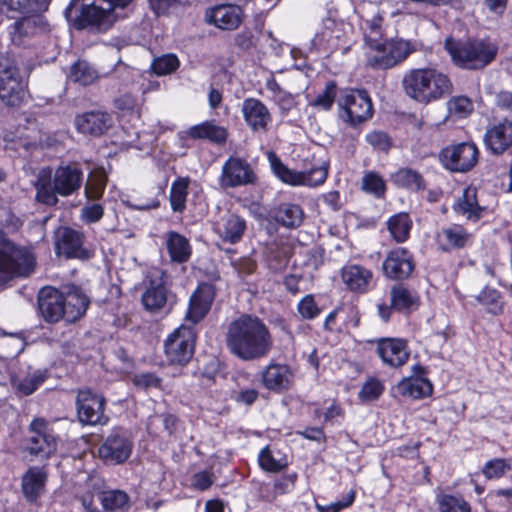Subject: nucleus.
Listing matches in <instances>:
<instances>
[{
    "instance_id": "33",
    "label": "nucleus",
    "mask_w": 512,
    "mask_h": 512,
    "mask_svg": "<svg viewBox=\"0 0 512 512\" xmlns=\"http://www.w3.org/2000/svg\"><path fill=\"white\" fill-rule=\"evenodd\" d=\"M469 240V233L460 225L442 228L436 235L438 247L445 252L463 248Z\"/></svg>"
},
{
    "instance_id": "12",
    "label": "nucleus",
    "mask_w": 512,
    "mask_h": 512,
    "mask_svg": "<svg viewBox=\"0 0 512 512\" xmlns=\"http://www.w3.org/2000/svg\"><path fill=\"white\" fill-rule=\"evenodd\" d=\"M478 156L479 151L474 143L462 142L442 149L439 160L446 169L464 173L476 165Z\"/></svg>"
},
{
    "instance_id": "35",
    "label": "nucleus",
    "mask_w": 512,
    "mask_h": 512,
    "mask_svg": "<svg viewBox=\"0 0 512 512\" xmlns=\"http://www.w3.org/2000/svg\"><path fill=\"white\" fill-rule=\"evenodd\" d=\"M166 248L172 261L184 263L191 256V246L189 240L175 231L166 233Z\"/></svg>"
},
{
    "instance_id": "16",
    "label": "nucleus",
    "mask_w": 512,
    "mask_h": 512,
    "mask_svg": "<svg viewBox=\"0 0 512 512\" xmlns=\"http://www.w3.org/2000/svg\"><path fill=\"white\" fill-rule=\"evenodd\" d=\"M375 344V352L386 366L399 368L410 358L407 341L402 338H380Z\"/></svg>"
},
{
    "instance_id": "32",
    "label": "nucleus",
    "mask_w": 512,
    "mask_h": 512,
    "mask_svg": "<svg viewBox=\"0 0 512 512\" xmlns=\"http://www.w3.org/2000/svg\"><path fill=\"white\" fill-rule=\"evenodd\" d=\"M65 297L64 309L66 313V321L69 323L80 319L89 306V298L76 286H69L63 292Z\"/></svg>"
},
{
    "instance_id": "25",
    "label": "nucleus",
    "mask_w": 512,
    "mask_h": 512,
    "mask_svg": "<svg viewBox=\"0 0 512 512\" xmlns=\"http://www.w3.org/2000/svg\"><path fill=\"white\" fill-rule=\"evenodd\" d=\"M214 231L223 242L236 244L246 231V221L235 213L226 212L215 222Z\"/></svg>"
},
{
    "instance_id": "13",
    "label": "nucleus",
    "mask_w": 512,
    "mask_h": 512,
    "mask_svg": "<svg viewBox=\"0 0 512 512\" xmlns=\"http://www.w3.org/2000/svg\"><path fill=\"white\" fill-rule=\"evenodd\" d=\"M195 332L190 326L181 325L165 341L164 351L172 364L184 365L194 352Z\"/></svg>"
},
{
    "instance_id": "55",
    "label": "nucleus",
    "mask_w": 512,
    "mask_h": 512,
    "mask_svg": "<svg viewBox=\"0 0 512 512\" xmlns=\"http://www.w3.org/2000/svg\"><path fill=\"white\" fill-rule=\"evenodd\" d=\"M297 311L304 320H312L321 313V309L318 307L314 296L311 294L304 296L299 301Z\"/></svg>"
},
{
    "instance_id": "61",
    "label": "nucleus",
    "mask_w": 512,
    "mask_h": 512,
    "mask_svg": "<svg viewBox=\"0 0 512 512\" xmlns=\"http://www.w3.org/2000/svg\"><path fill=\"white\" fill-rule=\"evenodd\" d=\"M104 214V209L100 204L86 205L81 210V218L86 223L98 222Z\"/></svg>"
},
{
    "instance_id": "22",
    "label": "nucleus",
    "mask_w": 512,
    "mask_h": 512,
    "mask_svg": "<svg viewBox=\"0 0 512 512\" xmlns=\"http://www.w3.org/2000/svg\"><path fill=\"white\" fill-rule=\"evenodd\" d=\"M483 142L490 153L503 154L512 146V122L504 120L487 128L483 135Z\"/></svg>"
},
{
    "instance_id": "37",
    "label": "nucleus",
    "mask_w": 512,
    "mask_h": 512,
    "mask_svg": "<svg viewBox=\"0 0 512 512\" xmlns=\"http://www.w3.org/2000/svg\"><path fill=\"white\" fill-rule=\"evenodd\" d=\"M473 298L490 315L498 316L504 312L505 302L502 293L496 288L486 285Z\"/></svg>"
},
{
    "instance_id": "45",
    "label": "nucleus",
    "mask_w": 512,
    "mask_h": 512,
    "mask_svg": "<svg viewBox=\"0 0 512 512\" xmlns=\"http://www.w3.org/2000/svg\"><path fill=\"white\" fill-rule=\"evenodd\" d=\"M387 226L393 239L402 243L409 237L412 221L407 213H398L388 220Z\"/></svg>"
},
{
    "instance_id": "18",
    "label": "nucleus",
    "mask_w": 512,
    "mask_h": 512,
    "mask_svg": "<svg viewBox=\"0 0 512 512\" xmlns=\"http://www.w3.org/2000/svg\"><path fill=\"white\" fill-rule=\"evenodd\" d=\"M38 308L41 317L48 323L66 320L64 293L53 287H44L38 293Z\"/></svg>"
},
{
    "instance_id": "1",
    "label": "nucleus",
    "mask_w": 512,
    "mask_h": 512,
    "mask_svg": "<svg viewBox=\"0 0 512 512\" xmlns=\"http://www.w3.org/2000/svg\"><path fill=\"white\" fill-rule=\"evenodd\" d=\"M226 345L237 358L254 361L269 354L273 340L269 328L260 318L242 315L229 324Z\"/></svg>"
},
{
    "instance_id": "42",
    "label": "nucleus",
    "mask_w": 512,
    "mask_h": 512,
    "mask_svg": "<svg viewBox=\"0 0 512 512\" xmlns=\"http://www.w3.org/2000/svg\"><path fill=\"white\" fill-rule=\"evenodd\" d=\"M274 218L281 225L289 228L297 227L303 219V211L297 204L283 203L274 210Z\"/></svg>"
},
{
    "instance_id": "40",
    "label": "nucleus",
    "mask_w": 512,
    "mask_h": 512,
    "mask_svg": "<svg viewBox=\"0 0 512 512\" xmlns=\"http://www.w3.org/2000/svg\"><path fill=\"white\" fill-rule=\"evenodd\" d=\"M98 500L106 512L125 511L130 507V498L122 490H104L98 493Z\"/></svg>"
},
{
    "instance_id": "4",
    "label": "nucleus",
    "mask_w": 512,
    "mask_h": 512,
    "mask_svg": "<svg viewBox=\"0 0 512 512\" xmlns=\"http://www.w3.org/2000/svg\"><path fill=\"white\" fill-rule=\"evenodd\" d=\"M445 49L453 62L465 69H482L496 57L498 48L495 44L482 40L458 42L452 38L445 40Z\"/></svg>"
},
{
    "instance_id": "50",
    "label": "nucleus",
    "mask_w": 512,
    "mask_h": 512,
    "mask_svg": "<svg viewBox=\"0 0 512 512\" xmlns=\"http://www.w3.org/2000/svg\"><path fill=\"white\" fill-rule=\"evenodd\" d=\"M437 503L440 512H471L470 504L460 496L439 495Z\"/></svg>"
},
{
    "instance_id": "19",
    "label": "nucleus",
    "mask_w": 512,
    "mask_h": 512,
    "mask_svg": "<svg viewBox=\"0 0 512 512\" xmlns=\"http://www.w3.org/2000/svg\"><path fill=\"white\" fill-rule=\"evenodd\" d=\"M414 267L412 254L407 249L400 247L391 250L383 262L384 275L393 280L408 278Z\"/></svg>"
},
{
    "instance_id": "20",
    "label": "nucleus",
    "mask_w": 512,
    "mask_h": 512,
    "mask_svg": "<svg viewBox=\"0 0 512 512\" xmlns=\"http://www.w3.org/2000/svg\"><path fill=\"white\" fill-rule=\"evenodd\" d=\"M205 19L222 30H234L243 20V10L235 4H220L206 10Z\"/></svg>"
},
{
    "instance_id": "14",
    "label": "nucleus",
    "mask_w": 512,
    "mask_h": 512,
    "mask_svg": "<svg viewBox=\"0 0 512 512\" xmlns=\"http://www.w3.org/2000/svg\"><path fill=\"white\" fill-rule=\"evenodd\" d=\"M78 419L85 425H104L108 417L104 413L105 398L91 389L79 390L76 398Z\"/></svg>"
},
{
    "instance_id": "5",
    "label": "nucleus",
    "mask_w": 512,
    "mask_h": 512,
    "mask_svg": "<svg viewBox=\"0 0 512 512\" xmlns=\"http://www.w3.org/2000/svg\"><path fill=\"white\" fill-rule=\"evenodd\" d=\"M36 267V258L32 251L18 246L0 231V278L9 280L16 277H28Z\"/></svg>"
},
{
    "instance_id": "34",
    "label": "nucleus",
    "mask_w": 512,
    "mask_h": 512,
    "mask_svg": "<svg viewBox=\"0 0 512 512\" xmlns=\"http://www.w3.org/2000/svg\"><path fill=\"white\" fill-rule=\"evenodd\" d=\"M185 133L191 139H205L219 145L224 144L228 136L227 129L215 124L213 121H204L191 126Z\"/></svg>"
},
{
    "instance_id": "60",
    "label": "nucleus",
    "mask_w": 512,
    "mask_h": 512,
    "mask_svg": "<svg viewBox=\"0 0 512 512\" xmlns=\"http://www.w3.org/2000/svg\"><path fill=\"white\" fill-rule=\"evenodd\" d=\"M355 500V492L349 491L340 501L330 503L325 506L318 505L320 512H340L342 509L349 507Z\"/></svg>"
},
{
    "instance_id": "7",
    "label": "nucleus",
    "mask_w": 512,
    "mask_h": 512,
    "mask_svg": "<svg viewBox=\"0 0 512 512\" xmlns=\"http://www.w3.org/2000/svg\"><path fill=\"white\" fill-rule=\"evenodd\" d=\"M414 50L406 40H380L365 45L367 64L374 69H389L405 60Z\"/></svg>"
},
{
    "instance_id": "63",
    "label": "nucleus",
    "mask_w": 512,
    "mask_h": 512,
    "mask_svg": "<svg viewBox=\"0 0 512 512\" xmlns=\"http://www.w3.org/2000/svg\"><path fill=\"white\" fill-rule=\"evenodd\" d=\"M133 383L141 388H156L160 386L161 379L153 373H140L134 376Z\"/></svg>"
},
{
    "instance_id": "62",
    "label": "nucleus",
    "mask_w": 512,
    "mask_h": 512,
    "mask_svg": "<svg viewBox=\"0 0 512 512\" xmlns=\"http://www.w3.org/2000/svg\"><path fill=\"white\" fill-rule=\"evenodd\" d=\"M366 141L376 149L386 151L390 147V140L386 133L373 131L366 135Z\"/></svg>"
},
{
    "instance_id": "58",
    "label": "nucleus",
    "mask_w": 512,
    "mask_h": 512,
    "mask_svg": "<svg viewBox=\"0 0 512 512\" xmlns=\"http://www.w3.org/2000/svg\"><path fill=\"white\" fill-rule=\"evenodd\" d=\"M21 342L13 336L0 337V357L3 359L16 356L21 351Z\"/></svg>"
},
{
    "instance_id": "57",
    "label": "nucleus",
    "mask_w": 512,
    "mask_h": 512,
    "mask_svg": "<svg viewBox=\"0 0 512 512\" xmlns=\"http://www.w3.org/2000/svg\"><path fill=\"white\" fill-rule=\"evenodd\" d=\"M383 391V384L376 378H370L363 384L358 396L363 401H373L376 400Z\"/></svg>"
},
{
    "instance_id": "44",
    "label": "nucleus",
    "mask_w": 512,
    "mask_h": 512,
    "mask_svg": "<svg viewBox=\"0 0 512 512\" xmlns=\"http://www.w3.org/2000/svg\"><path fill=\"white\" fill-rule=\"evenodd\" d=\"M394 184L412 191L425 189V181L422 175L410 168H401L392 174Z\"/></svg>"
},
{
    "instance_id": "27",
    "label": "nucleus",
    "mask_w": 512,
    "mask_h": 512,
    "mask_svg": "<svg viewBox=\"0 0 512 512\" xmlns=\"http://www.w3.org/2000/svg\"><path fill=\"white\" fill-rule=\"evenodd\" d=\"M168 302V289L162 279H151L141 295L144 309L150 313L162 311Z\"/></svg>"
},
{
    "instance_id": "56",
    "label": "nucleus",
    "mask_w": 512,
    "mask_h": 512,
    "mask_svg": "<svg viewBox=\"0 0 512 512\" xmlns=\"http://www.w3.org/2000/svg\"><path fill=\"white\" fill-rule=\"evenodd\" d=\"M381 23L382 18L380 16H374L372 19L365 21L363 27L365 45L382 40Z\"/></svg>"
},
{
    "instance_id": "21",
    "label": "nucleus",
    "mask_w": 512,
    "mask_h": 512,
    "mask_svg": "<svg viewBox=\"0 0 512 512\" xmlns=\"http://www.w3.org/2000/svg\"><path fill=\"white\" fill-rule=\"evenodd\" d=\"M215 297V289L209 283H201L189 300V307L186 312V320L192 324L201 321L211 308Z\"/></svg>"
},
{
    "instance_id": "9",
    "label": "nucleus",
    "mask_w": 512,
    "mask_h": 512,
    "mask_svg": "<svg viewBox=\"0 0 512 512\" xmlns=\"http://www.w3.org/2000/svg\"><path fill=\"white\" fill-rule=\"evenodd\" d=\"M339 117L351 125L366 121L372 116L371 99L363 90H344L338 100Z\"/></svg>"
},
{
    "instance_id": "10",
    "label": "nucleus",
    "mask_w": 512,
    "mask_h": 512,
    "mask_svg": "<svg viewBox=\"0 0 512 512\" xmlns=\"http://www.w3.org/2000/svg\"><path fill=\"white\" fill-rule=\"evenodd\" d=\"M133 441L130 434L123 428L116 427L104 439L98 448L99 457L109 464H122L132 453Z\"/></svg>"
},
{
    "instance_id": "15",
    "label": "nucleus",
    "mask_w": 512,
    "mask_h": 512,
    "mask_svg": "<svg viewBox=\"0 0 512 512\" xmlns=\"http://www.w3.org/2000/svg\"><path fill=\"white\" fill-rule=\"evenodd\" d=\"M255 179V173L246 160L230 157L222 166L219 181L223 188H234L254 183Z\"/></svg>"
},
{
    "instance_id": "11",
    "label": "nucleus",
    "mask_w": 512,
    "mask_h": 512,
    "mask_svg": "<svg viewBox=\"0 0 512 512\" xmlns=\"http://www.w3.org/2000/svg\"><path fill=\"white\" fill-rule=\"evenodd\" d=\"M31 436L26 450L29 454L48 459L57 450V437L50 424L43 418H35L29 425Z\"/></svg>"
},
{
    "instance_id": "2",
    "label": "nucleus",
    "mask_w": 512,
    "mask_h": 512,
    "mask_svg": "<svg viewBox=\"0 0 512 512\" xmlns=\"http://www.w3.org/2000/svg\"><path fill=\"white\" fill-rule=\"evenodd\" d=\"M83 172L76 164L59 166L54 172L42 168L35 182L36 197L40 202L55 205L57 196L67 197L78 191L82 185Z\"/></svg>"
},
{
    "instance_id": "38",
    "label": "nucleus",
    "mask_w": 512,
    "mask_h": 512,
    "mask_svg": "<svg viewBox=\"0 0 512 512\" xmlns=\"http://www.w3.org/2000/svg\"><path fill=\"white\" fill-rule=\"evenodd\" d=\"M392 307L397 311H410L419 305V297L416 292L402 285H394L390 291Z\"/></svg>"
},
{
    "instance_id": "23",
    "label": "nucleus",
    "mask_w": 512,
    "mask_h": 512,
    "mask_svg": "<svg viewBox=\"0 0 512 512\" xmlns=\"http://www.w3.org/2000/svg\"><path fill=\"white\" fill-rule=\"evenodd\" d=\"M293 377L288 365L270 362L261 372V383L270 391L280 392L291 387Z\"/></svg>"
},
{
    "instance_id": "43",
    "label": "nucleus",
    "mask_w": 512,
    "mask_h": 512,
    "mask_svg": "<svg viewBox=\"0 0 512 512\" xmlns=\"http://www.w3.org/2000/svg\"><path fill=\"white\" fill-rule=\"evenodd\" d=\"M96 69L85 60H78L69 70L68 79L83 86L90 85L98 79Z\"/></svg>"
},
{
    "instance_id": "29",
    "label": "nucleus",
    "mask_w": 512,
    "mask_h": 512,
    "mask_svg": "<svg viewBox=\"0 0 512 512\" xmlns=\"http://www.w3.org/2000/svg\"><path fill=\"white\" fill-rule=\"evenodd\" d=\"M74 123L79 132L99 136L110 127L111 117L104 112L91 111L77 115Z\"/></svg>"
},
{
    "instance_id": "48",
    "label": "nucleus",
    "mask_w": 512,
    "mask_h": 512,
    "mask_svg": "<svg viewBox=\"0 0 512 512\" xmlns=\"http://www.w3.org/2000/svg\"><path fill=\"white\" fill-rule=\"evenodd\" d=\"M473 110V102L467 96H453L447 101V111L450 117L464 119L468 117Z\"/></svg>"
},
{
    "instance_id": "54",
    "label": "nucleus",
    "mask_w": 512,
    "mask_h": 512,
    "mask_svg": "<svg viewBox=\"0 0 512 512\" xmlns=\"http://www.w3.org/2000/svg\"><path fill=\"white\" fill-rule=\"evenodd\" d=\"M362 189L375 197L380 198L385 194V181L375 172H369L362 178Z\"/></svg>"
},
{
    "instance_id": "31",
    "label": "nucleus",
    "mask_w": 512,
    "mask_h": 512,
    "mask_svg": "<svg viewBox=\"0 0 512 512\" xmlns=\"http://www.w3.org/2000/svg\"><path fill=\"white\" fill-rule=\"evenodd\" d=\"M47 471L44 467L32 466L22 476V492L29 502H35L44 492Z\"/></svg>"
},
{
    "instance_id": "30",
    "label": "nucleus",
    "mask_w": 512,
    "mask_h": 512,
    "mask_svg": "<svg viewBox=\"0 0 512 512\" xmlns=\"http://www.w3.org/2000/svg\"><path fill=\"white\" fill-rule=\"evenodd\" d=\"M414 377L403 379L397 386L402 396L411 397L413 399H421L430 396L433 392L432 384L426 378L418 376L423 373L420 365L413 366Z\"/></svg>"
},
{
    "instance_id": "36",
    "label": "nucleus",
    "mask_w": 512,
    "mask_h": 512,
    "mask_svg": "<svg viewBox=\"0 0 512 512\" xmlns=\"http://www.w3.org/2000/svg\"><path fill=\"white\" fill-rule=\"evenodd\" d=\"M50 0H0V12L34 14L47 10Z\"/></svg>"
},
{
    "instance_id": "52",
    "label": "nucleus",
    "mask_w": 512,
    "mask_h": 512,
    "mask_svg": "<svg viewBox=\"0 0 512 512\" xmlns=\"http://www.w3.org/2000/svg\"><path fill=\"white\" fill-rule=\"evenodd\" d=\"M107 184V177L103 172L93 173L85 186V194L89 199L102 197Z\"/></svg>"
},
{
    "instance_id": "24",
    "label": "nucleus",
    "mask_w": 512,
    "mask_h": 512,
    "mask_svg": "<svg viewBox=\"0 0 512 512\" xmlns=\"http://www.w3.org/2000/svg\"><path fill=\"white\" fill-rule=\"evenodd\" d=\"M373 272L359 264H347L341 269V279L346 288L354 293L364 294L373 283Z\"/></svg>"
},
{
    "instance_id": "8",
    "label": "nucleus",
    "mask_w": 512,
    "mask_h": 512,
    "mask_svg": "<svg viewBox=\"0 0 512 512\" xmlns=\"http://www.w3.org/2000/svg\"><path fill=\"white\" fill-rule=\"evenodd\" d=\"M267 157L273 173L283 182L292 186L315 187L325 182L328 165L323 163L306 171H295L285 166L275 152L269 151Z\"/></svg>"
},
{
    "instance_id": "39",
    "label": "nucleus",
    "mask_w": 512,
    "mask_h": 512,
    "mask_svg": "<svg viewBox=\"0 0 512 512\" xmlns=\"http://www.w3.org/2000/svg\"><path fill=\"white\" fill-rule=\"evenodd\" d=\"M454 209L457 213L466 216L468 219H479L482 208L477 202V191L474 187H467L463 190L462 196L458 198Z\"/></svg>"
},
{
    "instance_id": "51",
    "label": "nucleus",
    "mask_w": 512,
    "mask_h": 512,
    "mask_svg": "<svg viewBox=\"0 0 512 512\" xmlns=\"http://www.w3.org/2000/svg\"><path fill=\"white\" fill-rule=\"evenodd\" d=\"M511 468V462L509 460L494 458L487 461L481 471L486 479L492 480L503 477Z\"/></svg>"
},
{
    "instance_id": "46",
    "label": "nucleus",
    "mask_w": 512,
    "mask_h": 512,
    "mask_svg": "<svg viewBox=\"0 0 512 512\" xmlns=\"http://www.w3.org/2000/svg\"><path fill=\"white\" fill-rule=\"evenodd\" d=\"M337 93L338 88L336 83L329 81L325 84L323 91L308 101V105L318 111H329L335 102Z\"/></svg>"
},
{
    "instance_id": "47",
    "label": "nucleus",
    "mask_w": 512,
    "mask_h": 512,
    "mask_svg": "<svg viewBox=\"0 0 512 512\" xmlns=\"http://www.w3.org/2000/svg\"><path fill=\"white\" fill-rule=\"evenodd\" d=\"M279 455L280 453L278 451H273L269 449V447L263 448L258 458L260 467L272 473L283 470L288 463L285 457Z\"/></svg>"
},
{
    "instance_id": "6",
    "label": "nucleus",
    "mask_w": 512,
    "mask_h": 512,
    "mask_svg": "<svg viewBox=\"0 0 512 512\" xmlns=\"http://www.w3.org/2000/svg\"><path fill=\"white\" fill-rule=\"evenodd\" d=\"M27 83L20 73L17 60L8 54L0 55V99L9 107H19L25 100Z\"/></svg>"
},
{
    "instance_id": "26",
    "label": "nucleus",
    "mask_w": 512,
    "mask_h": 512,
    "mask_svg": "<svg viewBox=\"0 0 512 512\" xmlns=\"http://www.w3.org/2000/svg\"><path fill=\"white\" fill-rule=\"evenodd\" d=\"M244 120L253 131L267 130L272 117L268 108L259 99L247 98L242 104Z\"/></svg>"
},
{
    "instance_id": "28",
    "label": "nucleus",
    "mask_w": 512,
    "mask_h": 512,
    "mask_svg": "<svg viewBox=\"0 0 512 512\" xmlns=\"http://www.w3.org/2000/svg\"><path fill=\"white\" fill-rule=\"evenodd\" d=\"M111 10L102 9L94 4L83 5L80 14L75 19V26L78 29L96 27L107 29L111 24Z\"/></svg>"
},
{
    "instance_id": "49",
    "label": "nucleus",
    "mask_w": 512,
    "mask_h": 512,
    "mask_svg": "<svg viewBox=\"0 0 512 512\" xmlns=\"http://www.w3.org/2000/svg\"><path fill=\"white\" fill-rule=\"evenodd\" d=\"M188 186V178H178L172 183L170 189V203L173 211L182 212L185 209Z\"/></svg>"
},
{
    "instance_id": "41",
    "label": "nucleus",
    "mask_w": 512,
    "mask_h": 512,
    "mask_svg": "<svg viewBox=\"0 0 512 512\" xmlns=\"http://www.w3.org/2000/svg\"><path fill=\"white\" fill-rule=\"evenodd\" d=\"M41 21L38 17H23L15 21L9 27V34L14 44H21L25 37L35 35L42 28L39 26Z\"/></svg>"
},
{
    "instance_id": "59",
    "label": "nucleus",
    "mask_w": 512,
    "mask_h": 512,
    "mask_svg": "<svg viewBox=\"0 0 512 512\" xmlns=\"http://www.w3.org/2000/svg\"><path fill=\"white\" fill-rule=\"evenodd\" d=\"M44 375L41 372H35L24 378L18 385V388L25 395L32 394L43 382Z\"/></svg>"
},
{
    "instance_id": "17",
    "label": "nucleus",
    "mask_w": 512,
    "mask_h": 512,
    "mask_svg": "<svg viewBox=\"0 0 512 512\" xmlns=\"http://www.w3.org/2000/svg\"><path fill=\"white\" fill-rule=\"evenodd\" d=\"M56 253L67 258L87 259L89 252L84 248V234L78 230L61 227L55 233Z\"/></svg>"
},
{
    "instance_id": "64",
    "label": "nucleus",
    "mask_w": 512,
    "mask_h": 512,
    "mask_svg": "<svg viewBox=\"0 0 512 512\" xmlns=\"http://www.w3.org/2000/svg\"><path fill=\"white\" fill-rule=\"evenodd\" d=\"M296 479V473H291L282 476L281 478L277 479L274 483L275 491L279 494H285L290 492L295 486Z\"/></svg>"
},
{
    "instance_id": "3",
    "label": "nucleus",
    "mask_w": 512,
    "mask_h": 512,
    "mask_svg": "<svg viewBox=\"0 0 512 512\" xmlns=\"http://www.w3.org/2000/svg\"><path fill=\"white\" fill-rule=\"evenodd\" d=\"M402 87L410 99L424 105L442 99L453 90L449 77L432 68L409 70L402 79Z\"/></svg>"
},
{
    "instance_id": "53",
    "label": "nucleus",
    "mask_w": 512,
    "mask_h": 512,
    "mask_svg": "<svg viewBox=\"0 0 512 512\" xmlns=\"http://www.w3.org/2000/svg\"><path fill=\"white\" fill-rule=\"evenodd\" d=\"M179 59L174 54L163 55L153 60L151 68L158 76L168 75L179 67Z\"/></svg>"
}]
</instances>
